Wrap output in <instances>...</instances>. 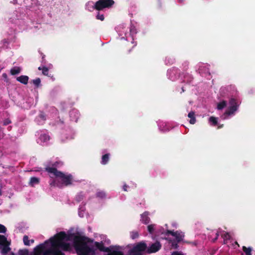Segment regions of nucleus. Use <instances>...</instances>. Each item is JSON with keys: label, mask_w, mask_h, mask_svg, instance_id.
Returning <instances> with one entry per match:
<instances>
[{"label": "nucleus", "mask_w": 255, "mask_h": 255, "mask_svg": "<svg viewBox=\"0 0 255 255\" xmlns=\"http://www.w3.org/2000/svg\"><path fill=\"white\" fill-rule=\"evenodd\" d=\"M73 239L74 246L78 255H95V250L88 245V243L93 242V240L80 235L74 236Z\"/></svg>", "instance_id": "1"}, {"label": "nucleus", "mask_w": 255, "mask_h": 255, "mask_svg": "<svg viewBox=\"0 0 255 255\" xmlns=\"http://www.w3.org/2000/svg\"><path fill=\"white\" fill-rule=\"evenodd\" d=\"M75 236L74 234L67 235L64 232H60L56 234L53 237L51 238L53 244L55 247L61 249L64 251H68L70 249V246L69 243L63 242L65 241H70L71 238Z\"/></svg>", "instance_id": "2"}, {"label": "nucleus", "mask_w": 255, "mask_h": 255, "mask_svg": "<svg viewBox=\"0 0 255 255\" xmlns=\"http://www.w3.org/2000/svg\"><path fill=\"white\" fill-rule=\"evenodd\" d=\"M56 173L57 174L54 176L55 179L50 184L51 185L62 188L63 186H68L72 184L73 176L71 174L66 175L61 171Z\"/></svg>", "instance_id": "3"}, {"label": "nucleus", "mask_w": 255, "mask_h": 255, "mask_svg": "<svg viewBox=\"0 0 255 255\" xmlns=\"http://www.w3.org/2000/svg\"><path fill=\"white\" fill-rule=\"evenodd\" d=\"M146 244L144 242H140L135 244L128 251V255H146Z\"/></svg>", "instance_id": "4"}, {"label": "nucleus", "mask_w": 255, "mask_h": 255, "mask_svg": "<svg viewBox=\"0 0 255 255\" xmlns=\"http://www.w3.org/2000/svg\"><path fill=\"white\" fill-rule=\"evenodd\" d=\"M44 165V170L49 174L50 177H52V176H54L57 174L56 172H61L57 168L61 167L63 165V163L61 161L48 162Z\"/></svg>", "instance_id": "5"}, {"label": "nucleus", "mask_w": 255, "mask_h": 255, "mask_svg": "<svg viewBox=\"0 0 255 255\" xmlns=\"http://www.w3.org/2000/svg\"><path fill=\"white\" fill-rule=\"evenodd\" d=\"M115 2L113 0H99L93 6V9L100 11L105 8H110L113 6Z\"/></svg>", "instance_id": "6"}, {"label": "nucleus", "mask_w": 255, "mask_h": 255, "mask_svg": "<svg viewBox=\"0 0 255 255\" xmlns=\"http://www.w3.org/2000/svg\"><path fill=\"white\" fill-rule=\"evenodd\" d=\"M240 103L235 98H231L229 100L230 107L226 111L225 115L229 116L234 114L237 111Z\"/></svg>", "instance_id": "7"}, {"label": "nucleus", "mask_w": 255, "mask_h": 255, "mask_svg": "<svg viewBox=\"0 0 255 255\" xmlns=\"http://www.w3.org/2000/svg\"><path fill=\"white\" fill-rule=\"evenodd\" d=\"M121 249V247L119 246H111L109 251L104 255H125L124 253L120 250Z\"/></svg>", "instance_id": "8"}, {"label": "nucleus", "mask_w": 255, "mask_h": 255, "mask_svg": "<svg viewBox=\"0 0 255 255\" xmlns=\"http://www.w3.org/2000/svg\"><path fill=\"white\" fill-rule=\"evenodd\" d=\"M161 248V245L159 242L152 244L149 247H147L146 254H150L158 252Z\"/></svg>", "instance_id": "9"}, {"label": "nucleus", "mask_w": 255, "mask_h": 255, "mask_svg": "<svg viewBox=\"0 0 255 255\" xmlns=\"http://www.w3.org/2000/svg\"><path fill=\"white\" fill-rule=\"evenodd\" d=\"M94 246L100 252L108 253V252L109 251V249H110V246L109 247H105L104 244L103 242H95Z\"/></svg>", "instance_id": "10"}, {"label": "nucleus", "mask_w": 255, "mask_h": 255, "mask_svg": "<svg viewBox=\"0 0 255 255\" xmlns=\"http://www.w3.org/2000/svg\"><path fill=\"white\" fill-rule=\"evenodd\" d=\"M45 249L44 244H41L36 246L34 249V255H42L43 250Z\"/></svg>", "instance_id": "11"}, {"label": "nucleus", "mask_w": 255, "mask_h": 255, "mask_svg": "<svg viewBox=\"0 0 255 255\" xmlns=\"http://www.w3.org/2000/svg\"><path fill=\"white\" fill-rule=\"evenodd\" d=\"M50 241L51 244V247L49 249H47L46 250H44L45 249L43 250V252L42 254V255H53V250H54V245L53 244V241L52 240V239H50Z\"/></svg>", "instance_id": "12"}, {"label": "nucleus", "mask_w": 255, "mask_h": 255, "mask_svg": "<svg viewBox=\"0 0 255 255\" xmlns=\"http://www.w3.org/2000/svg\"><path fill=\"white\" fill-rule=\"evenodd\" d=\"M148 215L149 213L146 211L141 215V221L144 224H147L150 221Z\"/></svg>", "instance_id": "13"}, {"label": "nucleus", "mask_w": 255, "mask_h": 255, "mask_svg": "<svg viewBox=\"0 0 255 255\" xmlns=\"http://www.w3.org/2000/svg\"><path fill=\"white\" fill-rule=\"evenodd\" d=\"M29 78L27 76L21 75L16 78V80L19 82L26 85L28 83Z\"/></svg>", "instance_id": "14"}, {"label": "nucleus", "mask_w": 255, "mask_h": 255, "mask_svg": "<svg viewBox=\"0 0 255 255\" xmlns=\"http://www.w3.org/2000/svg\"><path fill=\"white\" fill-rule=\"evenodd\" d=\"M175 237L176 238V240L177 241V242H181L182 240L183 237H184V233L177 231L175 232Z\"/></svg>", "instance_id": "15"}, {"label": "nucleus", "mask_w": 255, "mask_h": 255, "mask_svg": "<svg viewBox=\"0 0 255 255\" xmlns=\"http://www.w3.org/2000/svg\"><path fill=\"white\" fill-rule=\"evenodd\" d=\"M39 183V179L37 177H31L29 181V185L31 186H33L35 184H38Z\"/></svg>", "instance_id": "16"}, {"label": "nucleus", "mask_w": 255, "mask_h": 255, "mask_svg": "<svg viewBox=\"0 0 255 255\" xmlns=\"http://www.w3.org/2000/svg\"><path fill=\"white\" fill-rule=\"evenodd\" d=\"M188 117L190 118L189 121V123L191 124H194L196 122V119L195 117V113L194 112H190L188 115Z\"/></svg>", "instance_id": "17"}, {"label": "nucleus", "mask_w": 255, "mask_h": 255, "mask_svg": "<svg viewBox=\"0 0 255 255\" xmlns=\"http://www.w3.org/2000/svg\"><path fill=\"white\" fill-rule=\"evenodd\" d=\"M110 154L109 153H107L102 156L101 163L103 165H105L108 163L109 158H110Z\"/></svg>", "instance_id": "18"}, {"label": "nucleus", "mask_w": 255, "mask_h": 255, "mask_svg": "<svg viewBox=\"0 0 255 255\" xmlns=\"http://www.w3.org/2000/svg\"><path fill=\"white\" fill-rule=\"evenodd\" d=\"M9 244L8 243L6 244H5L4 246H3V247L2 248L1 253L3 255H6L8 252L10 251V249L9 247H8Z\"/></svg>", "instance_id": "19"}, {"label": "nucleus", "mask_w": 255, "mask_h": 255, "mask_svg": "<svg viewBox=\"0 0 255 255\" xmlns=\"http://www.w3.org/2000/svg\"><path fill=\"white\" fill-rule=\"evenodd\" d=\"M21 71V68L19 67H14L10 70V74L12 75H15L20 73Z\"/></svg>", "instance_id": "20"}, {"label": "nucleus", "mask_w": 255, "mask_h": 255, "mask_svg": "<svg viewBox=\"0 0 255 255\" xmlns=\"http://www.w3.org/2000/svg\"><path fill=\"white\" fill-rule=\"evenodd\" d=\"M39 139L41 141L45 142H47L50 139V136L48 134H42L40 135Z\"/></svg>", "instance_id": "21"}, {"label": "nucleus", "mask_w": 255, "mask_h": 255, "mask_svg": "<svg viewBox=\"0 0 255 255\" xmlns=\"http://www.w3.org/2000/svg\"><path fill=\"white\" fill-rule=\"evenodd\" d=\"M84 194H83V192H81L76 195L75 197V200L78 202H80V201H82L84 199Z\"/></svg>", "instance_id": "22"}, {"label": "nucleus", "mask_w": 255, "mask_h": 255, "mask_svg": "<svg viewBox=\"0 0 255 255\" xmlns=\"http://www.w3.org/2000/svg\"><path fill=\"white\" fill-rule=\"evenodd\" d=\"M209 121L213 126H216L218 125V119L214 117H211L209 119Z\"/></svg>", "instance_id": "23"}, {"label": "nucleus", "mask_w": 255, "mask_h": 255, "mask_svg": "<svg viewBox=\"0 0 255 255\" xmlns=\"http://www.w3.org/2000/svg\"><path fill=\"white\" fill-rule=\"evenodd\" d=\"M227 106V102L225 101H222V102L219 103L217 105V109L219 110H222Z\"/></svg>", "instance_id": "24"}, {"label": "nucleus", "mask_w": 255, "mask_h": 255, "mask_svg": "<svg viewBox=\"0 0 255 255\" xmlns=\"http://www.w3.org/2000/svg\"><path fill=\"white\" fill-rule=\"evenodd\" d=\"M169 243L171 244V246L172 249H177L178 248L177 241L176 240H169Z\"/></svg>", "instance_id": "25"}, {"label": "nucleus", "mask_w": 255, "mask_h": 255, "mask_svg": "<svg viewBox=\"0 0 255 255\" xmlns=\"http://www.w3.org/2000/svg\"><path fill=\"white\" fill-rule=\"evenodd\" d=\"M53 246L54 250L53 255H65L64 253L60 251L58 248H56V247H55V245H53Z\"/></svg>", "instance_id": "26"}, {"label": "nucleus", "mask_w": 255, "mask_h": 255, "mask_svg": "<svg viewBox=\"0 0 255 255\" xmlns=\"http://www.w3.org/2000/svg\"><path fill=\"white\" fill-rule=\"evenodd\" d=\"M242 250L246 255H252V249L251 247L247 248L245 246H243Z\"/></svg>", "instance_id": "27"}, {"label": "nucleus", "mask_w": 255, "mask_h": 255, "mask_svg": "<svg viewBox=\"0 0 255 255\" xmlns=\"http://www.w3.org/2000/svg\"><path fill=\"white\" fill-rule=\"evenodd\" d=\"M7 243L6 238L3 235H0V245L4 246Z\"/></svg>", "instance_id": "28"}, {"label": "nucleus", "mask_w": 255, "mask_h": 255, "mask_svg": "<svg viewBox=\"0 0 255 255\" xmlns=\"http://www.w3.org/2000/svg\"><path fill=\"white\" fill-rule=\"evenodd\" d=\"M96 196L97 197L100 198L101 199H104L106 198V194L105 192L103 191H100L96 193Z\"/></svg>", "instance_id": "29"}, {"label": "nucleus", "mask_w": 255, "mask_h": 255, "mask_svg": "<svg viewBox=\"0 0 255 255\" xmlns=\"http://www.w3.org/2000/svg\"><path fill=\"white\" fill-rule=\"evenodd\" d=\"M33 84L36 86V87H38L41 83V80L39 78H37L35 79L32 80Z\"/></svg>", "instance_id": "30"}, {"label": "nucleus", "mask_w": 255, "mask_h": 255, "mask_svg": "<svg viewBox=\"0 0 255 255\" xmlns=\"http://www.w3.org/2000/svg\"><path fill=\"white\" fill-rule=\"evenodd\" d=\"M222 238L224 240H229L231 238V236L229 233L226 232L225 234L221 235Z\"/></svg>", "instance_id": "31"}, {"label": "nucleus", "mask_w": 255, "mask_h": 255, "mask_svg": "<svg viewBox=\"0 0 255 255\" xmlns=\"http://www.w3.org/2000/svg\"><path fill=\"white\" fill-rule=\"evenodd\" d=\"M154 225L151 224L147 226V230L150 234H152L154 230Z\"/></svg>", "instance_id": "32"}, {"label": "nucleus", "mask_w": 255, "mask_h": 255, "mask_svg": "<svg viewBox=\"0 0 255 255\" xmlns=\"http://www.w3.org/2000/svg\"><path fill=\"white\" fill-rule=\"evenodd\" d=\"M138 233L136 231L130 233V237L132 239H135L138 237Z\"/></svg>", "instance_id": "33"}, {"label": "nucleus", "mask_w": 255, "mask_h": 255, "mask_svg": "<svg viewBox=\"0 0 255 255\" xmlns=\"http://www.w3.org/2000/svg\"><path fill=\"white\" fill-rule=\"evenodd\" d=\"M23 241L24 244L25 245H26V246L30 245V244H29L30 241L28 240V237L27 236H26V235L24 236L23 238Z\"/></svg>", "instance_id": "34"}, {"label": "nucleus", "mask_w": 255, "mask_h": 255, "mask_svg": "<svg viewBox=\"0 0 255 255\" xmlns=\"http://www.w3.org/2000/svg\"><path fill=\"white\" fill-rule=\"evenodd\" d=\"M28 251L27 250H20L18 251V255H28Z\"/></svg>", "instance_id": "35"}, {"label": "nucleus", "mask_w": 255, "mask_h": 255, "mask_svg": "<svg viewBox=\"0 0 255 255\" xmlns=\"http://www.w3.org/2000/svg\"><path fill=\"white\" fill-rule=\"evenodd\" d=\"M48 72H49V70H48V68H47L46 67H45V66L42 67V72L44 75L47 76L48 74Z\"/></svg>", "instance_id": "36"}, {"label": "nucleus", "mask_w": 255, "mask_h": 255, "mask_svg": "<svg viewBox=\"0 0 255 255\" xmlns=\"http://www.w3.org/2000/svg\"><path fill=\"white\" fill-rule=\"evenodd\" d=\"M175 232H174L173 231H171V230H167L165 233V235H167V236H168L169 235H172V236H174L175 237Z\"/></svg>", "instance_id": "37"}, {"label": "nucleus", "mask_w": 255, "mask_h": 255, "mask_svg": "<svg viewBox=\"0 0 255 255\" xmlns=\"http://www.w3.org/2000/svg\"><path fill=\"white\" fill-rule=\"evenodd\" d=\"M96 18L97 19L101 20V21H103L105 19L104 15L103 14H100L99 12L97 15Z\"/></svg>", "instance_id": "38"}, {"label": "nucleus", "mask_w": 255, "mask_h": 255, "mask_svg": "<svg viewBox=\"0 0 255 255\" xmlns=\"http://www.w3.org/2000/svg\"><path fill=\"white\" fill-rule=\"evenodd\" d=\"M6 231V229L4 226L0 224V233H4Z\"/></svg>", "instance_id": "39"}, {"label": "nucleus", "mask_w": 255, "mask_h": 255, "mask_svg": "<svg viewBox=\"0 0 255 255\" xmlns=\"http://www.w3.org/2000/svg\"><path fill=\"white\" fill-rule=\"evenodd\" d=\"M10 123H11V121L9 119H6L3 122V124L4 126H7Z\"/></svg>", "instance_id": "40"}, {"label": "nucleus", "mask_w": 255, "mask_h": 255, "mask_svg": "<svg viewBox=\"0 0 255 255\" xmlns=\"http://www.w3.org/2000/svg\"><path fill=\"white\" fill-rule=\"evenodd\" d=\"M171 255H184L183 254L180 252L175 251L172 253Z\"/></svg>", "instance_id": "41"}, {"label": "nucleus", "mask_w": 255, "mask_h": 255, "mask_svg": "<svg viewBox=\"0 0 255 255\" xmlns=\"http://www.w3.org/2000/svg\"><path fill=\"white\" fill-rule=\"evenodd\" d=\"M219 236V234L218 232H217L216 234L215 238L212 240V242L213 243L216 242V241L218 240Z\"/></svg>", "instance_id": "42"}, {"label": "nucleus", "mask_w": 255, "mask_h": 255, "mask_svg": "<svg viewBox=\"0 0 255 255\" xmlns=\"http://www.w3.org/2000/svg\"><path fill=\"white\" fill-rule=\"evenodd\" d=\"M39 117L43 120H46V118H45V115L43 113H41L40 115H39Z\"/></svg>", "instance_id": "43"}, {"label": "nucleus", "mask_w": 255, "mask_h": 255, "mask_svg": "<svg viewBox=\"0 0 255 255\" xmlns=\"http://www.w3.org/2000/svg\"><path fill=\"white\" fill-rule=\"evenodd\" d=\"M2 77L4 79L5 81L7 82V75L6 73H3L2 75Z\"/></svg>", "instance_id": "44"}, {"label": "nucleus", "mask_w": 255, "mask_h": 255, "mask_svg": "<svg viewBox=\"0 0 255 255\" xmlns=\"http://www.w3.org/2000/svg\"><path fill=\"white\" fill-rule=\"evenodd\" d=\"M128 187V186L126 184H125L124 186H123V190L125 191H127V188Z\"/></svg>", "instance_id": "45"}, {"label": "nucleus", "mask_w": 255, "mask_h": 255, "mask_svg": "<svg viewBox=\"0 0 255 255\" xmlns=\"http://www.w3.org/2000/svg\"><path fill=\"white\" fill-rule=\"evenodd\" d=\"M38 69L39 70H42V67H39L38 68Z\"/></svg>", "instance_id": "46"}, {"label": "nucleus", "mask_w": 255, "mask_h": 255, "mask_svg": "<svg viewBox=\"0 0 255 255\" xmlns=\"http://www.w3.org/2000/svg\"><path fill=\"white\" fill-rule=\"evenodd\" d=\"M184 0H178V1H179V2H181H181H183L184 1Z\"/></svg>", "instance_id": "47"}, {"label": "nucleus", "mask_w": 255, "mask_h": 255, "mask_svg": "<svg viewBox=\"0 0 255 255\" xmlns=\"http://www.w3.org/2000/svg\"><path fill=\"white\" fill-rule=\"evenodd\" d=\"M30 242L31 243H34V240L32 239V240H30Z\"/></svg>", "instance_id": "48"}, {"label": "nucleus", "mask_w": 255, "mask_h": 255, "mask_svg": "<svg viewBox=\"0 0 255 255\" xmlns=\"http://www.w3.org/2000/svg\"><path fill=\"white\" fill-rule=\"evenodd\" d=\"M223 127V125H221V126H219V127H218V128H222Z\"/></svg>", "instance_id": "49"}, {"label": "nucleus", "mask_w": 255, "mask_h": 255, "mask_svg": "<svg viewBox=\"0 0 255 255\" xmlns=\"http://www.w3.org/2000/svg\"><path fill=\"white\" fill-rule=\"evenodd\" d=\"M227 241H228V240H224V244H226V243H227Z\"/></svg>", "instance_id": "50"}, {"label": "nucleus", "mask_w": 255, "mask_h": 255, "mask_svg": "<svg viewBox=\"0 0 255 255\" xmlns=\"http://www.w3.org/2000/svg\"><path fill=\"white\" fill-rule=\"evenodd\" d=\"M182 92H184L185 91L183 87L182 88Z\"/></svg>", "instance_id": "51"}, {"label": "nucleus", "mask_w": 255, "mask_h": 255, "mask_svg": "<svg viewBox=\"0 0 255 255\" xmlns=\"http://www.w3.org/2000/svg\"><path fill=\"white\" fill-rule=\"evenodd\" d=\"M2 193H1V189H0V195H1Z\"/></svg>", "instance_id": "52"}, {"label": "nucleus", "mask_w": 255, "mask_h": 255, "mask_svg": "<svg viewBox=\"0 0 255 255\" xmlns=\"http://www.w3.org/2000/svg\"><path fill=\"white\" fill-rule=\"evenodd\" d=\"M44 56H45V55H44L42 56V58L43 59H44Z\"/></svg>", "instance_id": "53"}, {"label": "nucleus", "mask_w": 255, "mask_h": 255, "mask_svg": "<svg viewBox=\"0 0 255 255\" xmlns=\"http://www.w3.org/2000/svg\"><path fill=\"white\" fill-rule=\"evenodd\" d=\"M47 242H48L47 241H45V243L46 244V243H47Z\"/></svg>", "instance_id": "54"}]
</instances>
